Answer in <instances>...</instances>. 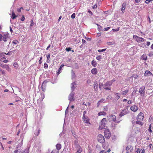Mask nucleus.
<instances>
[{"label":"nucleus","mask_w":153,"mask_h":153,"mask_svg":"<svg viewBox=\"0 0 153 153\" xmlns=\"http://www.w3.org/2000/svg\"><path fill=\"white\" fill-rule=\"evenodd\" d=\"M48 82L46 80L44 81L42 85V89L43 91H45L47 86V83Z\"/></svg>","instance_id":"9"},{"label":"nucleus","mask_w":153,"mask_h":153,"mask_svg":"<svg viewBox=\"0 0 153 153\" xmlns=\"http://www.w3.org/2000/svg\"><path fill=\"white\" fill-rule=\"evenodd\" d=\"M126 2H124L123 3L122 5V8H121V10L123 14L124 13V11H125L126 7Z\"/></svg>","instance_id":"16"},{"label":"nucleus","mask_w":153,"mask_h":153,"mask_svg":"<svg viewBox=\"0 0 153 153\" xmlns=\"http://www.w3.org/2000/svg\"><path fill=\"white\" fill-rule=\"evenodd\" d=\"M13 66L14 67H17L18 66L17 63L16 62H14L13 64Z\"/></svg>","instance_id":"50"},{"label":"nucleus","mask_w":153,"mask_h":153,"mask_svg":"<svg viewBox=\"0 0 153 153\" xmlns=\"http://www.w3.org/2000/svg\"><path fill=\"white\" fill-rule=\"evenodd\" d=\"M91 72L93 74H96L97 73V70L96 68H94L91 70Z\"/></svg>","instance_id":"18"},{"label":"nucleus","mask_w":153,"mask_h":153,"mask_svg":"<svg viewBox=\"0 0 153 153\" xmlns=\"http://www.w3.org/2000/svg\"><path fill=\"white\" fill-rule=\"evenodd\" d=\"M105 126H102V125H100V126L99 127V129L100 130H102L104 128H105Z\"/></svg>","instance_id":"33"},{"label":"nucleus","mask_w":153,"mask_h":153,"mask_svg":"<svg viewBox=\"0 0 153 153\" xmlns=\"http://www.w3.org/2000/svg\"><path fill=\"white\" fill-rule=\"evenodd\" d=\"M148 131L149 132H150V133L152 132V131L151 129V124H150L149 125V127L148 129Z\"/></svg>","instance_id":"40"},{"label":"nucleus","mask_w":153,"mask_h":153,"mask_svg":"<svg viewBox=\"0 0 153 153\" xmlns=\"http://www.w3.org/2000/svg\"><path fill=\"white\" fill-rule=\"evenodd\" d=\"M109 117L108 120L110 122H113L116 120V117L115 115L111 114L109 116Z\"/></svg>","instance_id":"8"},{"label":"nucleus","mask_w":153,"mask_h":153,"mask_svg":"<svg viewBox=\"0 0 153 153\" xmlns=\"http://www.w3.org/2000/svg\"><path fill=\"white\" fill-rule=\"evenodd\" d=\"M108 108L107 106H105L104 107V108L103 109V110L105 111H108Z\"/></svg>","instance_id":"48"},{"label":"nucleus","mask_w":153,"mask_h":153,"mask_svg":"<svg viewBox=\"0 0 153 153\" xmlns=\"http://www.w3.org/2000/svg\"><path fill=\"white\" fill-rule=\"evenodd\" d=\"M132 103V101L131 100H129L128 102V104H130Z\"/></svg>","instance_id":"58"},{"label":"nucleus","mask_w":153,"mask_h":153,"mask_svg":"<svg viewBox=\"0 0 153 153\" xmlns=\"http://www.w3.org/2000/svg\"><path fill=\"white\" fill-rule=\"evenodd\" d=\"M62 68H59L58 70L56 72V74L57 75H58L61 72V71L62 70Z\"/></svg>","instance_id":"32"},{"label":"nucleus","mask_w":153,"mask_h":153,"mask_svg":"<svg viewBox=\"0 0 153 153\" xmlns=\"http://www.w3.org/2000/svg\"><path fill=\"white\" fill-rule=\"evenodd\" d=\"M101 59V56H97L96 57V59L99 61H100Z\"/></svg>","instance_id":"36"},{"label":"nucleus","mask_w":153,"mask_h":153,"mask_svg":"<svg viewBox=\"0 0 153 153\" xmlns=\"http://www.w3.org/2000/svg\"><path fill=\"white\" fill-rule=\"evenodd\" d=\"M73 98V95L71 94L70 95V97H69V99L70 101H72L74 100Z\"/></svg>","instance_id":"30"},{"label":"nucleus","mask_w":153,"mask_h":153,"mask_svg":"<svg viewBox=\"0 0 153 153\" xmlns=\"http://www.w3.org/2000/svg\"><path fill=\"white\" fill-rule=\"evenodd\" d=\"M134 131H135V133L136 134H137L139 132V131L137 128H135L134 129Z\"/></svg>","instance_id":"37"},{"label":"nucleus","mask_w":153,"mask_h":153,"mask_svg":"<svg viewBox=\"0 0 153 153\" xmlns=\"http://www.w3.org/2000/svg\"><path fill=\"white\" fill-rule=\"evenodd\" d=\"M126 150L127 151V152H128V153L131 152L133 150V147L131 145H128L126 146Z\"/></svg>","instance_id":"10"},{"label":"nucleus","mask_w":153,"mask_h":153,"mask_svg":"<svg viewBox=\"0 0 153 153\" xmlns=\"http://www.w3.org/2000/svg\"><path fill=\"white\" fill-rule=\"evenodd\" d=\"M91 64L93 66L95 67L97 66V62L94 60H93L91 62Z\"/></svg>","instance_id":"25"},{"label":"nucleus","mask_w":153,"mask_h":153,"mask_svg":"<svg viewBox=\"0 0 153 153\" xmlns=\"http://www.w3.org/2000/svg\"><path fill=\"white\" fill-rule=\"evenodd\" d=\"M6 53H0V61H2V60L5 59V54Z\"/></svg>","instance_id":"17"},{"label":"nucleus","mask_w":153,"mask_h":153,"mask_svg":"<svg viewBox=\"0 0 153 153\" xmlns=\"http://www.w3.org/2000/svg\"><path fill=\"white\" fill-rule=\"evenodd\" d=\"M105 100V99H102L101 100L99 101L97 103V106H98L102 102H103Z\"/></svg>","instance_id":"26"},{"label":"nucleus","mask_w":153,"mask_h":153,"mask_svg":"<svg viewBox=\"0 0 153 153\" xmlns=\"http://www.w3.org/2000/svg\"><path fill=\"white\" fill-rule=\"evenodd\" d=\"M100 153H106V152L104 150L101 151Z\"/></svg>","instance_id":"60"},{"label":"nucleus","mask_w":153,"mask_h":153,"mask_svg":"<svg viewBox=\"0 0 153 153\" xmlns=\"http://www.w3.org/2000/svg\"><path fill=\"white\" fill-rule=\"evenodd\" d=\"M113 81H111L109 82H107L104 85V88L106 90H111V85L112 84Z\"/></svg>","instance_id":"1"},{"label":"nucleus","mask_w":153,"mask_h":153,"mask_svg":"<svg viewBox=\"0 0 153 153\" xmlns=\"http://www.w3.org/2000/svg\"><path fill=\"white\" fill-rule=\"evenodd\" d=\"M148 55L149 56H153V52H150L148 54Z\"/></svg>","instance_id":"47"},{"label":"nucleus","mask_w":153,"mask_h":153,"mask_svg":"<svg viewBox=\"0 0 153 153\" xmlns=\"http://www.w3.org/2000/svg\"><path fill=\"white\" fill-rule=\"evenodd\" d=\"M97 139L98 141L100 143L105 142V138L104 136L101 134H99L97 136Z\"/></svg>","instance_id":"6"},{"label":"nucleus","mask_w":153,"mask_h":153,"mask_svg":"<svg viewBox=\"0 0 153 153\" xmlns=\"http://www.w3.org/2000/svg\"><path fill=\"white\" fill-rule=\"evenodd\" d=\"M82 120L85 123L91 124V123L89 122L90 119L88 117H82Z\"/></svg>","instance_id":"12"},{"label":"nucleus","mask_w":153,"mask_h":153,"mask_svg":"<svg viewBox=\"0 0 153 153\" xmlns=\"http://www.w3.org/2000/svg\"><path fill=\"white\" fill-rule=\"evenodd\" d=\"M21 9L23 10V8L22 7H21L19 9H17V11L19 13L21 11Z\"/></svg>","instance_id":"44"},{"label":"nucleus","mask_w":153,"mask_h":153,"mask_svg":"<svg viewBox=\"0 0 153 153\" xmlns=\"http://www.w3.org/2000/svg\"><path fill=\"white\" fill-rule=\"evenodd\" d=\"M119 93H116V94H115V95H116V98L117 99V100L119 99L120 97V96H119Z\"/></svg>","instance_id":"34"},{"label":"nucleus","mask_w":153,"mask_h":153,"mask_svg":"<svg viewBox=\"0 0 153 153\" xmlns=\"http://www.w3.org/2000/svg\"><path fill=\"white\" fill-rule=\"evenodd\" d=\"M107 122V120L106 118H103L101 120L100 124V125L102 126H104L106 124Z\"/></svg>","instance_id":"14"},{"label":"nucleus","mask_w":153,"mask_h":153,"mask_svg":"<svg viewBox=\"0 0 153 153\" xmlns=\"http://www.w3.org/2000/svg\"><path fill=\"white\" fill-rule=\"evenodd\" d=\"M133 38L136 41L138 42H143L145 40V39L143 38L139 37L137 35H134Z\"/></svg>","instance_id":"3"},{"label":"nucleus","mask_w":153,"mask_h":153,"mask_svg":"<svg viewBox=\"0 0 153 153\" xmlns=\"http://www.w3.org/2000/svg\"><path fill=\"white\" fill-rule=\"evenodd\" d=\"M128 90H125V91L122 92V95H126L128 93Z\"/></svg>","instance_id":"27"},{"label":"nucleus","mask_w":153,"mask_h":153,"mask_svg":"<svg viewBox=\"0 0 153 153\" xmlns=\"http://www.w3.org/2000/svg\"><path fill=\"white\" fill-rule=\"evenodd\" d=\"M142 121L137 120V121H136V123L137 124L140 125L141 126H142L143 123L141 122Z\"/></svg>","instance_id":"28"},{"label":"nucleus","mask_w":153,"mask_h":153,"mask_svg":"<svg viewBox=\"0 0 153 153\" xmlns=\"http://www.w3.org/2000/svg\"><path fill=\"white\" fill-rule=\"evenodd\" d=\"M110 28L109 27H108L106 28H105L104 29V31H107Z\"/></svg>","instance_id":"52"},{"label":"nucleus","mask_w":153,"mask_h":153,"mask_svg":"<svg viewBox=\"0 0 153 153\" xmlns=\"http://www.w3.org/2000/svg\"><path fill=\"white\" fill-rule=\"evenodd\" d=\"M106 50V49H102V50H98V51L99 52H103L104 51H105Z\"/></svg>","instance_id":"41"},{"label":"nucleus","mask_w":153,"mask_h":153,"mask_svg":"<svg viewBox=\"0 0 153 153\" xmlns=\"http://www.w3.org/2000/svg\"><path fill=\"white\" fill-rule=\"evenodd\" d=\"M145 87L144 86H143L140 88L139 92L141 95H142L143 94H144L145 92Z\"/></svg>","instance_id":"11"},{"label":"nucleus","mask_w":153,"mask_h":153,"mask_svg":"<svg viewBox=\"0 0 153 153\" xmlns=\"http://www.w3.org/2000/svg\"><path fill=\"white\" fill-rule=\"evenodd\" d=\"M87 82L89 84H92L91 81L90 79L88 80L87 81Z\"/></svg>","instance_id":"42"},{"label":"nucleus","mask_w":153,"mask_h":153,"mask_svg":"<svg viewBox=\"0 0 153 153\" xmlns=\"http://www.w3.org/2000/svg\"><path fill=\"white\" fill-rule=\"evenodd\" d=\"M152 74L150 71H145V76H148L149 75H152Z\"/></svg>","instance_id":"21"},{"label":"nucleus","mask_w":153,"mask_h":153,"mask_svg":"<svg viewBox=\"0 0 153 153\" xmlns=\"http://www.w3.org/2000/svg\"><path fill=\"white\" fill-rule=\"evenodd\" d=\"M130 109L133 111L135 112L137 111L138 109V107L137 105H134L131 106Z\"/></svg>","instance_id":"13"},{"label":"nucleus","mask_w":153,"mask_h":153,"mask_svg":"<svg viewBox=\"0 0 153 153\" xmlns=\"http://www.w3.org/2000/svg\"><path fill=\"white\" fill-rule=\"evenodd\" d=\"M144 118V114L141 112H140L138 115L137 117V120L142 121Z\"/></svg>","instance_id":"7"},{"label":"nucleus","mask_w":153,"mask_h":153,"mask_svg":"<svg viewBox=\"0 0 153 153\" xmlns=\"http://www.w3.org/2000/svg\"><path fill=\"white\" fill-rule=\"evenodd\" d=\"M82 43L83 44H85L86 42V41L84 39H82Z\"/></svg>","instance_id":"64"},{"label":"nucleus","mask_w":153,"mask_h":153,"mask_svg":"<svg viewBox=\"0 0 153 153\" xmlns=\"http://www.w3.org/2000/svg\"><path fill=\"white\" fill-rule=\"evenodd\" d=\"M104 136L106 138L109 139L111 136V133L109 130L105 129L104 131Z\"/></svg>","instance_id":"2"},{"label":"nucleus","mask_w":153,"mask_h":153,"mask_svg":"<svg viewBox=\"0 0 153 153\" xmlns=\"http://www.w3.org/2000/svg\"><path fill=\"white\" fill-rule=\"evenodd\" d=\"M107 44L109 45H112L113 44L112 42H107Z\"/></svg>","instance_id":"59"},{"label":"nucleus","mask_w":153,"mask_h":153,"mask_svg":"<svg viewBox=\"0 0 153 153\" xmlns=\"http://www.w3.org/2000/svg\"><path fill=\"white\" fill-rule=\"evenodd\" d=\"M71 48H66L65 49V50H66L68 51H71Z\"/></svg>","instance_id":"53"},{"label":"nucleus","mask_w":153,"mask_h":153,"mask_svg":"<svg viewBox=\"0 0 153 153\" xmlns=\"http://www.w3.org/2000/svg\"><path fill=\"white\" fill-rule=\"evenodd\" d=\"M25 20V16L24 15H22V17H21V21H23Z\"/></svg>","instance_id":"45"},{"label":"nucleus","mask_w":153,"mask_h":153,"mask_svg":"<svg viewBox=\"0 0 153 153\" xmlns=\"http://www.w3.org/2000/svg\"><path fill=\"white\" fill-rule=\"evenodd\" d=\"M56 149L59 151L61 149L62 145L58 143L56 145Z\"/></svg>","instance_id":"19"},{"label":"nucleus","mask_w":153,"mask_h":153,"mask_svg":"<svg viewBox=\"0 0 153 153\" xmlns=\"http://www.w3.org/2000/svg\"><path fill=\"white\" fill-rule=\"evenodd\" d=\"M147 56L146 55H145L144 54L142 55L141 57V59H142V60H147Z\"/></svg>","instance_id":"23"},{"label":"nucleus","mask_w":153,"mask_h":153,"mask_svg":"<svg viewBox=\"0 0 153 153\" xmlns=\"http://www.w3.org/2000/svg\"><path fill=\"white\" fill-rule=\"evenodd\" d=\"M46 57L47 58V59L48 60L50 58V54H48L46 56Z\"/></svg>","instance_id":"49"},{"label":"nucleus","mask_w":153,"mask_h":153,"mask_svg":"<svg viewBox=\"0 0 153 153\" xmlns=\"http://www.w3.org/2000/svg\"><path fill=\"white\" fill-rule=\"evenodd\" d=\"M41 96L42 97L41 98V99H42V101L45 98V95L44 94H41Z\"/></svg>","instance_id":"51"},{"label":"nucleus","mask_w":153,"mask_h":153,"mask_svg":"<svg viewBox=\"0 0 153 153\" xmlns=\"http://www.w3.org/2000/svg\"><path fill=\"white\" fill-rule=\"evenodd\" d=\"M98 86L97 81H95L94 83V88L95 91H97L98 90Z\"/></svg>","instance_id":"15"},{"label":"nucleus","mask_w":153,"mask_h":153,"mask_svg":"<svg viewBox=\"0 0 153 153\" xmlns=\"http://www.w3.org/2000/svg\"><path fill=\"white\" fill-rule=\"evenodd\" d=\"M8 38V35L7 34H4L3 36L0 34V41L3 40L4 42H6Z\"/></svg>","instance_id":"4"},{"label":"nucleus","mask_w":153,"mask_h":153,"mask_svg":"<svg viewBox=\"0 0 153 153\" xmlns=\"http://www.w3.org/2000/svg\"><path fill=\"white\" fill-rule=\"evenodd\" d=\"M82 151V147L80 146H79V149L77 151V152H76V153H81Z\"/></svg>","instance_id":"24"},{"label":"nucleus","mask_w":153,"mask_h":153,"mask_svg":"<svg viewBox=\"0 0 153 153\" xmlns=\"http://www.w3.org/2000/svg\"><path fill=\"white\" fill-rule=\"evenodd\" d=\"M149 148L150 149H152V143H150L149 144Z\"/></svg>","instance_id":"62"},{"label":"nucleus","mask_w":153,"mask_h":153,"mask_svg":"<svg viewBox=\"0 0 153 153\" xmlns=\"http://www.w3.org/2000/svg\"><path fill=\"white\" fill-rule=\"evenodd\" d=\"M97 5L96 4H95L94 5L93 7L92 8L94 9H95L97 8Z\"/></svg>","instance_id":"56"},{"label":"nucleus","mask_w":153,"mask_h":153,"mask_svg":"<svg viewBox=\"0 0 153 153\" xmlns=\"http://www.w3.org/2000/svg\"><path fill=\"white\" fill-rule=\"evenodd\" d=\"M150 44V42H146V45L149 46Z\"/></svg>","instance_id":"63"},{"label":"nucleus","mask_w":153,"mask_h":153,"mask_svg":"<svg viewBox=\"0 0 153 153\" xmlns=\"http://www.w3.org/2000/svg\"><path fill=\"white\" fill-rule=\"evenodd\" d=\"M145 150L144 149H140V152L141 153H145Z\"/></svg>","instance_id":"46"},{"label":"nucleus","mask_w":153,"mask_h":153,"mask_svg":"<svg viewBox=\"0 0 153 153\" xmlns=\"http://www.w3.org/2000/svg\"><path fill=\"white\" fill-rule=\"evenodd\" d=\"M88 12L89 14H91V16H92L93 15V13L90 10H88Z\"/></svg>","instance_id":"57"},{"label":"nucleus","mask_w":153,"mask_h":153,"mask_svg":"<svg viewBox=\"0 0 153 153\" xmlns=\"http://www.w3.org/2000/svg\"><path fill=\"white\" fill-rule=\"evenodd\" d=\"M2 61L4 63H7V62H8V61L7 60H6V59H5V60H2V61Z\"/></svg>","instance_id":"54"},{"label":"nucleus","mask_w":153,"mask_h":153,"mask_svg":"<svg viewBox=\"0 0 153 153\" xmlns=\"http://www.w3.org/2000/svg\"><path fill=\"white\" fill-rule=\"evenodd\" d=\"M37 132H36L35 134L36 136H37L40 133V130L39 128H37Z\"/></svg>","instance_id":"29"},{"label":"nucleus","mask_w":153,"mask_h":153,"mask_svg":"<svg viewBox=\"0 0 153 153\" xmlns=\"http://www.w3.org/2000/svg\"><path fill=\"white\" fill-rule=\"evenodd\" d=\"M103 85V84L102 83H100L99 84V88L100 89V90L101 89V87Z\"/></svg>","instance_id":"43"},{"label":"nucleus","mask_w":153,"mask_h":153,"mask_svg":"<svg viewBox=\"0 0 153 153\" xmlns=\"http://www.w3.org/2000/svg\"><path fill=\"white\" fill-rule=\"evenodd\" d=\"M17 17V16H16L14 12L13 11L12 13V16L11 18L12 19H15Z\"/></svg>","instance_id":"20"},{"label":"nucleus","mask_w":153,"mask_h":153,"mask_svg":"<svg viewBox=\"0 0 153 153\" xmlns=\"http://www.w3.org/2000/svg\"><path fill=\"white\" fill-rule=\"evenodd\" d=\"M76 16V14L75 13H73L71 16V18L74 19L75 18Z\"/></svg>","instance_id":"38"},{"label":"nucleus","mask_w":153,"mask_h":153,"mask_svg":"<svg viewBox=\"0 0 153 153\" xmlns=\"http://www.w3.org/2000/svg\"><path fill=\"white\" fill-rule=\"evenodd\" d=\"M34 24L33 20H31L30 21V26H33Z\"/></svg>","instance_id":"35"},{"label":"nucleus","mask_w":153,"mask_h":153,"mask_svg":"<svg viewBox=\"0 0 153 153\" xmlns=\"http://www.w3.org/2000/svg\"><path fill=\"white\" fill-rule=\"evenodd\" d=\"M106 114V113L104 111H100L98 113V116H100L101 115L105 116Z\"/></svg>","instance_id":"22"},{"label":"nucleus","mask_w":153,"mask_h":153,"mask_svg":"<svg viewBox=\"0 0 153 153\" xmlns=\"http://www.w3.org/2000/svg\"><path fill=\"white\" fill-rule=\"evenodd\" d=\"M86 111H84V112H83V117H85V114H86Z\"/></svg>","instance_id":"55"},{"label":"nucleus","mask_w":153,"mask_h":153,"mask_svg":"<svg viewBox=\"0 0 153 153\" xmlns=\"http://www.w3.org/2000/svg\"><path fill=\"white\" fill-rule=\"evenodd\" d=\"M18 150L19 149H17V150H15L14 151V153H18V152H19V151H18Z\"/></svg>","instance_id":"61"},{"label":"nucleus","mask_w":153,"mask_h":153,"mask_svg":"<svg viewBox=\"0 0 153 153\" xmlns=\"http://www.w3.org/2000/svg\"><path fill=\"white\" fill-rule=\"evenodd\" d=\"M19 42L17 40H15L13 41V43L15 44H17Z\"/></svg>","instance_id":"39"},{"label":"nucleus","mask_w":153,"mask_h":153,"mask_svg":"<svg viewBox=\"0 0 153 153\" xmlns=\"http://www.w3.org/2000/svg\"><path fill=\"white\" fill-rule=\"evenodd\" d=\"M59 151L57 149H54L53 150L51 153H59Z\"/></svg>","instance_id":"31"},{"label":"nucleus","mask_w":153,"mask_h":153,"mask_svg":"<svg viewBox=\"0 0 153 153\" xmlns=\"http://www.w3.org/2000/svg\"><path fill=\"white\" fill-rule=\"evenodd\" d=\"M128 108H126L125 109L122 110L119 114V115L120 117H122L128 113Z\"/></svg>","instance_id":"5"}]
</instances>
